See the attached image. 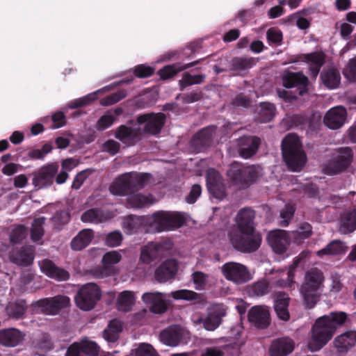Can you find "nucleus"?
I'll use <instances>...</instances> for the list:
<instances>
[{
  "label": "nucleus",
  "instance_id": "nucleus-40",
  "mask_svg": "<svg viewBox=\"0 0 356 356\" xmlns=\"http://www.w3.org/2000/svg\"><path fill=\"white\" fill-rule=\"evenodd\" d=\"M26 310V301L22 299L10 302L6 307L7 314L13 318L19 319L23 316Z\"/></svg>",
  "mask_w": 356,
  "mask_h": 356
},
{
  "label": "nucleus",
  "instance_id": "nucleus-4",
  "mask_svg": "<svg viewBox=\"0 0 356 356\" xmlns=\"http://www.w3.org/2000/svg\"><path fill=\"white\" fill-rule=\"evenodd\" d=\"M259 173V166L247 165L234 161L230 164L227 171V176L232 185L240 189H246L257 181Z\"/></svg>",
  "mask_w": 356,
  "mask_h": 356
},
{
  "label": "nucleus",
  "instance_id": "nucleus-50",
  "mask_svg": "<svg viewBox=\"0 0 356 356\" xmlns=\"http://www.w3.org/2000/svg\"><path fill=\"white\" fill-rule=\"evenodd\" d=\"M269 284L266 280L258 281L247 288L250 296H263L268 293Z\"/></svg>",
  "mask_w": 356,
  "mask_h": 356
},
{
  "label": "nucleus",
  "instance_id": "nucleus-63",
  "mask_svg": "<svg viewBox=\"0 0 356 356\" xmlns=\"http://www.w3.org/2000/svg\"><path fill=\"white\" fill-rule=\"evenodd\" d=\"M266 38L270 44H280L282 40V33L275 28H270L267 31Z\"/></svg>",
  "mask_w": 356,
  "mask_h": 356
},
{
  "label": "nucleus",
  "instance_id": "nucleus-29",
  "mask_svg": "<svg viewBox=\"0 0 356 356\" xmlns=\"http://www.w3.org/2000/svg\"><path fill=\"white\" fill-rule=\"evenodd\" d=\"M25 334L16 328L0 330V343L8 347H15L24 339Z\"/></svg>",
  "mask_w": 356,
  "mask_h": 356
},
{
  "label": "nucleus",
  "instance_id": "nucleus-38",
  "mask_svg": "<svg viewBox=\"0 0 356 356\" xmlns=\"http://www.w3.org/2000/svg\"><path fill=\"white\" fill-rule=\"evenodd\" d=\"M94 238V232L90 229L81 230L71 241V248L74 250L86 248Z\"/></svg>",
  "mask_w": 356,
  "mask_h": 356
},
{
  "label": "nucleus",
  "instance_id": "nucleus-57",
  "mask_svg": "<svg viewBox=\"0 0 356 356\" xmlns=\"http://www.w3.org/2000/svg\"><path fill=\"white\" fill-rule=\"evenodd\" d=\"M36 346L40 349L50 350L54 348V343L49 334L43 332L36 341Z\"/></svg>",
  "mask_w": 356,
  "mask_h": 356
},
{
  "label": "nucleus",
  "instance_id": "nucleus-46",
  "mask_svg": "<svg viewBox=\"0 0 356 356\" xmlns=\"http://www.w3.org/2000/svg\"><path fill=\"white\" fill-rule=\"evenodd\" d=\"M276 108L273 104L264 102L261 104L258 120L261 123L268 122L273 120L275 115Z\"/></svg>",
  "mask_w": 356,
  "mask_h": 356
},
{
  "label": "nucleus",
  "instance_id": "nucleus-19",
  "mask_svg": "<svg viewBox=\"0 0 356 356\" xmlns=\"http://www.w3.org/2000/svg\"><path fill=\"white\" fill-rule=\"evenodd\" d=\"M248 321L260 329L268 327L270 323V312L264 305H257L252 307L248 312Z\"/></svg>",
  "mask_w": 356,
  "mask_h": 356
},
{
  "label": "nucleus",
  "instance_id": "nucleus-2",
  "mask_svg": "<svg viewBox=\"0 0 356 356\" xmlns=\"http://www.w3.org/2000/svg\"><path fill=\"white\" fill-rule=\"evenodd\" d=\"M282 153L288 168L298 172L304 167L307 157L299 138L296 134H287L282 141Z\"/></svg>",
  "mask_w": 356,
  "mask_h": 356
},
{
  "label": "nucleus",
  "instance_id": "nucleus-41",
  "mask_svg": "<svg viewBox=\"0 0 356 356\" xmlns=\"http://www.w3.org/2000/svg\"><path fill=\"white\" fill-rule=\"evenodd\" d=\"M134 293L130 291H124L120 293L117 300V307L122 312H129L135 303Z\"/></svg>",
  "mask_w": 356,
  "mask_h": 356
},
{
  "label": "nucleus",
  "instance_id": "nucleus-52",
  "mask_svg": "<svg viewBox=\"0 0 356 356\" xmlns=\"http://www.w3.org/2000/svg\"><path fill=\"white\" fill-rule=\"evenodd\" d=\"M204 74L191 75L189 72H184L182 79L179 81L181 90L184 88L194 85L200 84L205 79Z\"/></svg>",
  "mask_w": 356,
  "mask_h": 356
},
{
  "label": "nucleus",
  "instance_id": "nucleus-36",
  "mask_svg": "<svg viewBox=\"0 0 356 356\" xmlns=\"http://www.w3.org/2000/svg\"><path fill=\"white\" fill-rule=\"evenodd\" d=\"M147 216L129 215L123 220V228L129 234L136 233L142 227L147 232Z\"/></svg>",
  "mask_w": 356,
  "mask_h": 356
},
{
  "label": "nucleus",
  "instance_id": "nucleus-11",
  "mask_svg": "<svg viewBox=\"0 0 356 356\" xmlns=\"http://www.w3.org/2000/svg\"><path fill=\"white\" fill-rule=\"evenodd\" d=\"M59 165L57 163L45 165L33 172V184L38 189L51 186L58 173Z\"/></svg>",
  "mask_w": 356,
  "mask_h": 356
},
{
  "label": "nucleus",
  "instance_id": "nucleus-32",
  "mask_svg": "<svg viewBox=\"0 0 356 356\" xmlns=\"http://www.w3.org/2000/svg\"><path fill=\"white\" fill-rule=\"evenodd\" d=\"M356 343V332L347 331L337 337L334 344L337 351L340 353H347Z\"/></svg>",
  "mask_w": 356,
  "mask_h": 356
},
{
  "label": "nucleus",
  "instance_id": "nucleus-35",
  "mask_svg": "<svg viewBox=\"0 0 356 356\" xmlns=\"http://www.w3.org/2000/svg\"><path fill=\"white\" fill-rule=\"evenodd\" d=\"M321 318L334 333L339 327L345 325L346 323H350L348 314L344 312H332Z\"/></svg>",
  "mask_w": 356,
  "mask_h": 356
},
{
  "label": "nucleus",
  "instance_id": "nucleus-24",
  "mask_svg": "<svg viewBox=\"0 0 356 356\" xmlns=\"http://www.w3.org/2000/svg\"><path fill=\"white\" fill-rule=\"evenodd\" d=\"M40 269L47 277L58 282L67 281L70 278V273L67 270L57 266L49 259H44L41 262Z\"/></svg>",
  "mask_w": 356,
  "mask_h": 356
},
{
  "label": "nucleus",
  "instance_id": "nucleus-7",
  "mask_svg": "<svg viewBox=\"0 0 356 356\" xmlns=\"http://www.w3.org/2000/svg\"><path fill=\"white\" fill-rule=\"evenodd\" d=\"M353 160V152L349 147L335 149L330 160L323 165L322 171L325 175L332 176L346 171Z\"/></svg>",
  "mask_w": 356,
  "mask_h": 356
},
{
  "label": "nucleus",
  "instance_id": "nucleus-34",
  "mask_svg": "<svg viewBox=\"0 0 356 356\" xmlns=\"http://www.w3.org/2000/svg\"><path fill=\"white\" fill-rule=\"evenodd\" d=\"M183 337L182 329L177 325L170 326L160 334L161 340L166 345L176 346Z\"/></svg>",
  "mask_w": 356,
  "mask_h": 356
},
{
  "label": "nucleus",
  "instance_id": "nucleus-8",
  "mask_svg": "<svg viewBox=\"0 0 356 356\" xmlns=\"http://www.w3.org/2000/svg\"><path fill=\"white\" fill-rule=\"evenodd\" d=\"M101 296L99 287L94 283H88L78 291L74 300L79 308L84 311H90L95 307Z\"/></svg>",
  "mask_w": 356,
  "mask_h": 356
},
{
  "label": "nucleus",
  "instance_id": "nucleus-33",
  "mask_svg": "<svg viewBox=\"0 0 356 356\" xmlns=\"http://www.w3.org/2000/svg\"><path fill=\"white\" fill-rule=\"evenodd\" d=\"M290 298L289 295L284 292H279L276 296L274 308L279 319L288 321L290 319V314L289 312Z\"/></svg>",
  "mask_w": 356,
  "mask_h": 356
},
{
  "label": "nucleus",
  "instance_id": "nucleus-56",
  "mask_svg": "<svg viewBox=\"0 0 356 356\" xmlns=\"http://www.w3.org/2000/svg\"><path fill=\"white\" fill-rule=\"evenodd\" d=\"M191 276L196 290L205 289L209 277L207 274L202 271H195Z\"/></svg>",
  "mask_w": 356,
  "mask_h": 356
},
{
  "label": "nucleus",
  "instance_id": "nucleus-31",
  "mask_svg": "<svg viewBox=\"0 0 356 356\" xmlns=\"http://www.w3.org/2000/svg\"><path fill=\"white\" fill-rule=\"evenodd\" d=\"M300 57L302 58V60L309 63V70L310 76L312 78L316 79L321 67L325 63V56L323 54L316 51L310 54H302Z\"/></svg>",
  "mask_w": 356,
  "mask_h": 356
},
{
  "label": "nucleus",
  "instance_id": "nucleus-42",
  "mask_svg": "<svg viewBox=\"0 0 356 356\" xmlns=\"http://www.w3.org/2000/svg\"><path fill=\"white\" fill-rule=\"evenodd\" d=\"M312 227L309 222H302L300 224L297 230L292 232V238L294 243L300 244L305 239L309 238L312 235Z\"/></svg>",
  "mask_w": 356,
  "mask_h": 356
},
{
  "label": "nucleus",
  "instance_id": "nucleus-26",
  "mask_svg": "<svg viewBox=\"0 0 356 356\" xmlns=\"http://www.w3.org/2000/svg\"><path fill=\"white\" fill-rule=\"evenodd\" d=\"M164 252V243H149L142 248L140 260L144 264H149L152 261L161 257Z\"/></svg>",
  "mask_w": 356,
  "mask_h": 356
},
{
  "label": "nucleus",
  "instance_id": "nucleus-53",
  "mask_svg": "<svg viewBox=\"0 0 356 356\" xmlns=\"http://www.w3.org/2000/svg\"><path fill=\"white\" fill-rule=\"evenodd\" d=\"M296 209L291 204H286L285 207L280 211V216L281 221L280 225L281 227H287L289 225L290 221L293 218Z\"/></svg>",
  "mask_w": 356,
  "mask_h": 356
},
{
  "label": "nucleus",
  "instance_id": "nucleus-20",
  "mask_svg": "<svg viewBox=\"0 0 356 356\" xmlns=\"http://www.w3.org/2000/svg\"><path fill=\"white\" fill-rule=\"evenodd\" d=\"M347 117L346 109L342 106H335L327 111L323 118V122L330 129L341 128Z\"/></svg>",
  "mask_w": 356,
  "mask_h": 356
},
{
  "label": "nucleus",
  "instance_id": "nucleus-61",
  "mask_svg": "<svg viewBox=\"0 0 356 356\" xmlns=\"http://www.w3.org/2000/svg\"><path fill=\"white\" fill-rule=\"evenodd\" d=\"M121 254L117 251H111L106 252L102 258V263L105 267L115 265L121 260Z\"/></svg>",
  "mask_w": 356,
  "mask_h": 356
},
{
  "label": "nucleus",
  "instance_id": "nucleus-30",
  "mask_svg": "<svg viewBox=\"0 0 356 356\" xmlns=\"http://www.w3.org/2000/svg\"><path fill=\"white\" fill-rule=\"evenodd\" d=\"M204 59V58L199 59L185 65H182L180 63L168 65L160 69L157 74L162 80L170 79L174 77L177 73L200 63L201 60Z\"/></svg>",
  "mask_w": 356,
  "mask_h": 356
},
{
  "label": "nucleus",
  "instance_id": "nucleus-45",
  "mask_svg": "<svg viewBox=\"0 0 356 356\" xmlns=\"http://www.w3.org/2000/svg\"><path fill=\"white\" fill-rule=\"evenodd\" d=\"M79 342L83 356H98L100 348L97 343L90 340L87 337L82 339Z\"/></svg>",
  "mask_w": 356,
  "mask_h": 356
},
{
  "label": "nucleus",
  "instance_id": "nucleus-1",
  "mask_svg": "<svg viewBox=\"0 0 356 356\" xmlns=\"http://www.w3.org/2000/svg\"><path fill=\"white\" fill-rule=\"evenodd\" d=\"M324 281L323 273L318 268H311L305 272L300 293L307 309L314 308L319 300Z\"/></svg>",
  "mask_w": 356,
  "mask_h": 356
},
{
  "label": "nucleus",
  "instance_id": "nucleus-58",
  "mask_svg": "<svg viewBox=\"0 0 356 356\" xmlns=\"http://www.w3.org/2000/svg\"><path fill=\"white\" fill-rule=\"evenodd\" d=\"M155 69L145 65H138L134 69L135 76L140 79H145L151 76L154 73Z\"/></svg>",
  "mask_w": 356,
  "mask_h": 356
},
{
  "label": "nucleus",
  "instance_id": "nucleus-64",
  "mask_svg": "<svg viewBox=\"0 0 356 356\" xmlns=\"http://www.w3.org/2000/svg\"><path fill=\"white\" fill-rule=\"evenodd\" d=\"M343 73L348 81H356V56L349 60L348 65Z\"/></svg>",
  "mask_w": 356,
  "mask_h": 356
},
{
  "label": "nucleus",
  "instance_id": "nucleus-48",
  "mask_svg": "<svg viewBox=\"0 0 356 356\" xmlns=\"http://www.w3.org/2000/svg\"><path fill=\"white\" fill-rule=\"evenodd\" d=\"M256 64L252 57H234L232 60V67L234 70L243 71L252 68Z\"/></svg>",
  "mask_w": 356,
  "mask_h": 356
},
{
  "label": "nucleus",
  "instance_id": "nucleus-17",
  "mask_svg": "<svg viewBox=\"0 0 356 356\" xmlns=\"http://www.w3.org/2000/svg\"><path fill=\"white\" fill-rule=\"evenodd\" d=\"M10 262L17 266L27 267L31 265L34 259V248L32 245H24L21 248H13L9 252Z\"/></svg>",
  "mask_w": 356,
  "mask_h": 356
},
{
  "label": "nucleus",
  "instance_id": "nucleus-6",
  "mask_svg": "<svg viewBox=\"0 0 356 356\" xmlns=\"http://www.w3.org/2000/svg\"><path fill=\"white\" fill-rule=\"evenodd\" d=\"M229 239L234 249L243 253L256 252L261 246L262 237L259 232L253 231L231 230Z\"/></svg>",
  "mask_w": 356,
  "mask_h": 356
},
{
  "label": "nucleus",
  "instance_id": "nucleus-18",
  "mask_svg": "<svg viewBox=\"0 0 356 356\" xmlns=\"http://www.w3.org/2000/svg\"><path fill=\"white\" fill-rule=\"evenodd\" d=\"M267 241L275 253L282 254L287 250L290 238L286 231L275 229L268 234Z\"/></svg>",
  "mask_w": 356,
  "mask_h": 356
},
{
  "label": "nucleus",
  "instance_id": "nucleus-44",
  "mask_svg": "<svg viewBox=\"0 0 356 356\" xmlns=\"http://www.w3.org/2000/svg\"><path fill=\"white\" fill-rule=\"evenodd\" d=\"M344 233H352L356 229V209L346 211L341 217Z\"/></svg>",
  "mask_w": 356,
  "mask_h": 356
},
{
  "label": "nucleus",
  "instance_id": "nucleus-39",
  "mask_svg": "<svg viewBox=\"0 0 356 356\" xmlns=\"http://www.w3.org/2000/svg\"><path fill=\"white\" fill-rule=\"evenodd\" d=\"M108 219L106 214L99 208H92L83 213L81 220L83 222L98 224L105 222Z\"/></svg>",
  "mask_w": 356,
  "mask_h": 356
},
{
  "label": "nucleus",
  "instance_id": "nucleus-9",
  "mask_svg": "<svg viewBox=\"0 0 356 356\" xmlns=\"http://www.w3.org/2000/svg\"><path fill=\"white\" fill-rule=\"evenodd\" d=\"M334 332L321 317L318 318L312 328V339L309 348L312 351L321 349L332 337Z\"/></svg>",
  "mask_w": 356,
  "mask_h": 356
},
{
  "label": "nucleus",
  "instance_id": "nucleus-49",
  "mask_svg": "<svg viewBox=\"0 0 356 356\" xmlns=\"http://www.w3.org/2000/svg\"><path fill=\"white\" fill-rule=\"evenodd\" d=\"M45 222L44 217H40L34 219L31 225V238L33 242H38L44 236L43 225Z\"/></svg>",
  "mask_w": 356,
  "mask_h": 356
},
{
  "label": "nucleus",
  "instance_id": "nucleus-55",
  "mask_svg": "<svg viewBox=\"0 0 356 356\" xmlns=\"http://www.w3.org/2000/svg\"><path fill=\"white\" fill-rule=\"evenodd\" d=\"M171 296L176 300H193L197 299L199 294L193 291L181 289L172 291Z\"/></svg>",
  "mask_w": 356,
  "mask_h": 356
},
{
  "label": "nucleus",
  "instance_id": "nucleus-25",
  "mask_svg": "<svg viewBox=\"0 0 356 356\" xmlns=\"http://www.w3.org/2000/svg\"><path fill=\"white\" fill-rule=\"evenodd\" d=\"M255 211L250 208H243L240 209L236 217V222L238 232L253 231L255 229L254 220Z\"/></svg>",
  "mask_w": 356,
  "mask_h": 356
},
{
  "label": "nucleus",
  "instance_id": "nucleus-60",
  "mask_svg": "<svg viewBox=\"0 0 356 356\" xmlns=\"http://www.w3.org/2000/svg\"><path fill=\"white\" fill-rule=\"evenodd\" d=\"M209 192L217 199H222L226 196L225 186L222 181L216 183L207 187Z\"/></svg>",
  "mask_w": 356,
  "mask_h": 356
},
{
  "label": "nucleus",
  "instance_id": "nucleus-27",
  "mask_svg": "<svg viewBox=\"0 0 356 356\" xmlns=\"http://www.w3.org/2000/svg\"><path fill=\"white\" fill-rule=\"evenodd\" d=\"M177 268L178 265L175 259H168L156 269L155 279L159 282H165L175 277Z\"/></svg>",
  "mask_w": 356,
  "mask_h": 356
},
{
  "label": "nucleus",
  "instance_id": "nucleus-5",
  "mask_svg": "<svg viewBox=\"0 0 356 356\" xmlns=\"http://www.w3.org/2000/svg\"><path fill=\"white\" fill-rule=\"evenodd\" d=\"M147 232L156 233L179 228L185 223V218L179 213L159 211L147 216Z\"/></svg>",
  "mask_w": 356,
  "mask_h": 356
},
{
  "label": "nucleus",
  "instance_id": "nucleus-21",
  "mask_svg": "<svg viewBox=\"0 0 356 356\" xmlns=\"http://www.w3.org/2000/svg\"><path fill=\"white\" fill-rule=\"evenodd\" d=\"M165 295L159 292H147L142 296V300L149 305V310L154 314H163L168 309L165 300Z\"/></svg>",
  "mask_w": 356,
  "mask_h": 356
},
{
  "label": "nucleus",
  "instance_id": "nucleus-28",
  "mask_svg": "<svg viewBox=\"0 0 356 356\" xmlns=\"http://www.w3.org/2000/svg\"><path fill=\"white\" fill-rule=\"evenodd\" d=\"M213 129L205 127L199 131L191 139V145L197 152H202L209 147L213 141Z\"/></svg>",
  "mask_w": 356,
  "mask_h": 356
},
{
  "label": "nucleus",
  "instance_id": "nucleus-23",
  "mask_svg": "<svg viewBox=\"0 0 356 356\" xmlns=\"http://www.w3.org/2000/svg\"><path fill=\"white\" fill-rule=\"evenodd\" d=\"M295 348V343L289 337H284L274 339L269 348L270 356H287Z\"/></svg>",
  "mask_w": 356,
  "mask_h": 356
},
{
  "label": "nucleus",
  "instance_id": "nucleus-22",
  "mask_svg": "<svg viewBox=\"0 0 356 356\" xmlns=\"http://www.w3.org/2000/svg\"><path fill=\"white\" fill-rule=\"evenodd\" d=\"M115 138L123 143L135 145L141 140L142 130L140 128H132L127 125L119 126L115 131Z\"/></svg>",
  "mask_w": 356,
  "mask_h": 356
},
{
  "label": "nucleus",
  "instance_id": "nucleus-59",
  "mask_svg": "<svg viewBox=\"0 0 356 356\" xmlns=\"http://www.w3.org/2000/svg\"><path fill=\"white\" fill-rule=\"evenodd\" d=\"M95 99H96L95 93L90 94V95H86L83 97H81V98L74 99V101H72L69 104V107L70 108H77L83 107V106L90 104L91 102H92Z\"/></svg>",
  "mask_w": 356,
  "mask_h": 356
},
{
  "label": "nucleus",
  "instance_id": "nucleus-47",
  "mask_svg": "<svg viewBox=\"0 0 356 356\" xmlns=\"http://www.w3.org/2000/svg\"><path fill=\"white\" fill-rule=\"evenodd\" d=\"M27 235V228L24 225H17L10 232V243L13 245L21 243L26 238Z\"/></svg>",
  "mask_w": 356,
  "mask_h": 356
},
{
  "label": "nucleus",
  "instance_id": "nucleus-12",
  "mask_svg": "<svg viewBox=\"0 0 356 356\" xmlns=\"http://www.w3.org/2000/svg\"><path fill=\"white\" fill-rule=\"evenodd\" d=\"M166 116L163 113H148L137 117L139 124H145L143 131L151 135L159 134L165 123Z\"/></svg>",
  "mask_w": 356,
  "mask_h": 356
},
{
  "label": "nucleus",
  "instance_id": "nucleus-51",
  "mask_svg": "<svg viewBox=\"0 0 356 356\" xmlns=\"http://www.w3.org/2000/svg\"><path fill=\"white\" fill-rule=\"evenodd\" d=\"M128 204L133 208H143L147 205L151 204L152 202L149 198L140 193L130 194L127 198Z\"/></svg>",
  "mask_w": 356,
  "mask_h": 356
},
{
  "label": "nucleus",
  "instance_id": "nucleus-43",
  "mask_svg": "<svg viewBox=\"0 0 356 356\" xmlns=\"http://www.w3.org/2000/svg\"><path fill=\"white\" fill-rule=\"evenodd\" d=\"M345 252V248L342 242L334 240L325 248L317 251V256L322 257L325 255H337Z\"/></svg>",
  "mask_w": 356,
  "mask_h": 356
},
{
  "label": "nucleus",
  "instance_id": "nucleus-15",
  "mask_svg": "<svg viewBox=\"0 0 356 356\" xmlns=\"http://www.w3.org/2000/svg\"><path fill=\"white\" fill-rule=\"evenodd\" d=\"M261 145V140L255 136L244 135L236 140V149L243 159L252 157L257 152Z\"/></svg>",
  "mask_w": 356,
  "mask_h": 356
},
{
  "label": "nucleus",
  "instance_id": "nucleus-10",
  "mask_svg": "<svg viewBox=\"0 0 356 356\" xmlns=\"http://www.w3.org/2000/svg\"><path fill=\"white\" fill-rule=\"evenodd\" d=\"M223 276L229 281L236 284H243L251 280V275L248 268L236 262H227L221 267Z\"/></svg>",
  "mask_w": 356,
  "mask_h": 356
},
{
  "label": "nucleus",
  "instance_id": "nucleus-16",
  "mask_svg": "<svg viewBox=\"0 0 356 356\" xmlns=\"http://www.w3.org/2000/svg\"><path fill=\"white\" fill-rule=\"evenodd\" d=\"M226 315V311L222 305H214L209 310L207 317L199 316L195 322L203 324L208 331L215 330L222 323V318Z\"/></svg>",
  "mask_w": 356,
  "mask_h": 356
},
{
  "label": "nucleus",
  "instance_id": "nucleus-54",
  "mask_svg": "<svg viewBox=\"0 0 356 356\" xmlns=\"http://www.w3.org/2000/svg\"><path fill=\"white\" fill-rule=\"evenodd\" d=\"M127 95V92L125 90H119L115 92H113L101 100V104L104 106H110L115 104L125 98Z\"/></svg>",
  "mask_w": 356,
  "mask_h": 356
},
{
  "label": "nucleus",
  "instance_id": "nucleus-14",
  "mask_svg": "<svg viewBox=\"0 0 356 356\" xmlns=\"http://www.w3.org/2000/svg\"><path fill=\"white\" fill-rule=\"evenodd\" d=\"M282 85L286 88H297L300 96L308 92L309 79L302 72H286L282 77Z\"/></svg>",
  "mask_w": 356,
  "mask_h": 356
},
{
  "label": "nucleus",
  "instance_id": "nucleus-37",
  "mask_svg": "<svg viewBox=\"0 0 356 356\" xmlns=\"http://www.w3.org/2000/svg\"><path fill=\"white\" fill-rule=\"evenodd\" d=\"M321 79L326 88L335 89L338 88L341 83V74L337 68L330 67L322 71Z\"/></svg>",
  "mask_w": 356,
  "mask_h": 356
},
{
  "label": "nucleus",
  "instance_id": "nucleus-62",
  "mask_svg": "<svg viewBox=\"0 0 356 356\" xmlns=\"http://www.w3.org/2000/svg\"><path fill=\"white\" fill-rule=\"evenodd\" d=\"M70 220V214L65 210L57 211L52 218L54 225L58 228L59 226L67 224Z\"/></svg>",
  "mask_w": 356,
  "mask_h": 356
},
{
  "label": "nucleus",
  "instance_id": "nucleus-13",
  "mask_svg": "<svg viewBox=\"0 0 356 356\" xmlns=\"http://www.w3.org/2000/svg\"><path fill=\"white\" fill-rule=\"evenodd\" d=\"M70 299L66 296L58 295L52 298L40 299L36 305L41 309L42 313L47 315H56L63 309L70 305Z\"/></svg>",
  "mask_w": 356,
  "mask_h": 356
},
{
  "label": "nucleus",
  "instance_id": "nucleus-3",
  "mask_svg": "<svg viewBox=\"0 0 356 356\" xmlns=\"http://www.w3.org/2000/svg\"><path fill=\"white\" fill-rule=\"evenodd\" d=\"M149 177V174L147 173L123 174L111 183L109 191L115 195H129L143 188Z\"/></svg>",
  "mask_w": 356,
  "mask_h": 356
}]
</instances>
